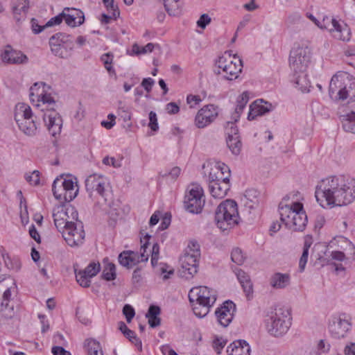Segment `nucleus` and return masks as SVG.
Here are the masks:
<instances>
[{"label": "nucleus", "instance_id": "f257e3e1", "mask_svg": "<svg viewBox=\"0 0 355 355\" xmlns=\"http://www.w3.org/2000/svg\"><path fill=\"white\" fill-rule=\"evenodd\" d=\"M315 196L322 207L347 205L355 200V179L345 175L324 178L316 186Z\"/></svg>", "mask_w": 355, "mask_h": 355}, {"label": "nucleus", "instance_id": "f03ea898", "mask_svg": "<svg viewBox=\"0 0 355 355\" xmlns=\"http://www.w3.org/2000/svg\"><path fill=\"white\" fill-rule=\"evenodd\" d=\"M50 86L44 82L35 83L30 89V98L36 107L42 106L41 110L44 112L43 120L49 133L55 137L60 135L62 126V119L55 109V101L48 91Z\"/></svg>", "mask_w": 355, "mask_h": 355}, {"label": "nucleus", "instance_id": "7ed1b4c3", "mask_svg": "<svg viewBox=\"0 0 355 355\" xmlns=\"http://www.w3.org/2000/svg\"><path fill=\"white\" fill-rule=\"evenodd\" d=\"M286 200V197L283 198L279 205L281 221L292 231L303 232L308 222L303 205L298 202L284 205Z\"/></svg>", "mask_w": 355, "mask_h": 355}, {"label": "nucleus", "instance_id": "20e7f679", "mask_svg": "<svg viewBox=\"0 0 355 355\" xmlns=\"http://www.w3.org/2000/svg\"><path fill=\"white\" fill-rule=\"evenodd\" d=\"M85 188L89 197L98 204H105L112 200V193L107 178L98 174L90 175L85 180Z\"/></svg>", "mask_w": 355, "mask_h": 355}, {"label": "nucleus", "instance_id": "39448f33", "mask_svg": "<svg viewBox=\"0 0 355 355\" xmlns=\"http://www.w3.org/2000/svg\"><path fill=\"white\" fill-rule=\"evenodd\" d=\"M214 220L217 227L223 231L238 225L240 216L236 201L228 199L221 202L215 211Z\"/></svg>", "mask_w": 355, "mask_h": 355}, {"label": "nucleus", "instance_id": "423d86ee", "mask_svg": "<svg viewBox=\"0 0 355 355\" xmlns=\"http://www.w3.org/2000/svg\"><path fill=\"white\" fill-rule=\"evenodd\" d=\"M243 62L241 59L235 55L225 52L218 58L216 63L215 73L220 76L223 79L227 80H236L241 73Z\"/></svg>", "mask_w": 355, "mask_h": 355}, {"label": "nucleus", "instance_id": "0eeeda50", "mask_svg": "<svg viewBox=\"0 0 355 355\" xmlns=\"http://www.w3.org/2000/svg\"><path fill=\"white\" fill-rule=\"evenodd\" d=\"M291 312L288 309H276L266 320L267 331L273 336H282L288 331L291 324Z\"/></svg>", "mask_w": 355, "mask_h": 355}, {"label": "nucleus", "instance_id": "6e6552de", "mask_svg": "<svg viewBox=\"0 0 355 355\" xmlns=\"http://www.w3.org/2000/svg\"><path fill=\"white\" fill-rule=\"evenodd\" d=\"M54 197L62 202H71L77 196L78 189L77 184L71 179L57 178L52 185Z\"/></svg>", "mask_w": 355, "mask_h": 355}, {"label": "nucleus", "instance_id": "1a4fd4ad", "mask_svg": "<svg viewBox=\"0 0 355 355\" xmlns=\"http://www.w3.org/2000/svg\"><path fill=\"white\" fill-rule=\"evenodd\" d=\"M311 60V50L308 46H295L290 52L289 65L297 74L305 72Z\"/></svg>", "mask_w": 355, "mask_h": 355}, {"label": "nucleus", "instance_id": "9d476101", "mask_svg": "<svg viewBox=\"0 0 355 355\" xmlns=\"http://www.w3.org/2000/svg\"><path fill=\"white\" fill-rule=\"evenodd\" d=\"M150 238V236L146 234L144 238L141 239V246L140 254L130 250L123 251L120 253L119 255V263L127 268H130L139 262L147 261L149 254H146V252Z\"/></svg>", "mask_w": 355, "mask_h": 355}, {"label": "nucleus", "instance_id": "9b49d317", "mask_svg": "<svg viewBox=\"0 0 355 355\" xmlns=\"http://www.w3.org/2000/svg\"><path fill=\"white\" fill-rule=\"evenodd\" d=\"M187 191L184 198L186 209L193 214L201 212L205 202L202 187L198 184H192L188 187Z\"/></svg>", "mask_w": 355, "mask_h": 355}, {"label": "nucleus", "instance_id": "f8f14e48", "mask_svg": "<svg viewBox=\"0 0 355 355\" xmlns=\"http://www.w3.org/2000/svg\"><path fill=\"white\" fill-rule=\"evenodd\" d=\"M51 52L61 58H67L72 49L73 42L71 37L62 33H56L49 40Z\"/></svg>", "mask_w": 355, "mask_h": 355}, {"label": "nucleus", "instance_id": "ddd939ff", "mask_svg": "<svg viewBox=\"0 0 355 355\" xmlns=\"http://www.w3.org/2000/svg\"><path fill=\"white\" fill-rule=\"evenodd\" d=\"M317 26L321 29L330 31L334 37L342 41H349L350 39V31L346 24L342 26L336 19L325 16L322 20L318 21Z\"/></svg>", "mask_w": 355, "mask_h": 355}, {"label": "nucleus", "instance_id": "4468645a", "mask_svg": "<svg viewBox=\"0 0 355 355\" xmlns=\"http://www.w3.org/2000/svg\"><path fill=\"white\" fill-rule=\"evenodd\" d=\"M33 113L29 105L25 103H18L15 109V119L19 126V128L26 135L33 136L36 134V128L33 124H29L30 126L26 127L24 123L26 120L31 119Z\"/></svg>", "mask_w": 355, "mask_h": 355}, {"label": "nucleus", "instance_id": "2eb2a0df", "mask_svg": "<svg viewBox=\"0 0 355 355\" xmlns=\"http://www.w3.org/2000/svg\"><path fill=\"white\" fill-rule=\"evenodd\" d=\"M209 191L211 196L216 199L223 198L230 189L229 176L219 177L214 171L209 174Z\"/></svg>", "mask_w": 355, "mask_h": 355}, {"label": "nucleus", "instance_id": "dca6fc26", "mask_svg": "<svg viewBox=\"0 0 355 355\" xmlns=\"http://www.w3.org/2000/svg\"><path fill=\"white\" fill-rule=\"evenodd\" d=\"M62 234L67 244L71 247L83 243L85 235L83 225L80 221L69 224L64 231H62Z\"/></svg>", "mask_w": 355, "mask_h": 355}, {"label": "nucleus", "instance_id": "f3484780", "mask_svg": "<svg viewBox=\"0 0 355 355\" xmlns=\"http://www.w3.org/2000/svg\"><path fill=\"white\" fill-rule=\"evenodd\" d=\"M189 302L197 301L213 306L216 301V292L207 286L192 288L189 293Z\"/></svg>", "mask_w": 355, "mask_h": 355}, {"label": "nucleus", "instance_id": "a211bd4d", "mask_svg": "<svg viewBox=\"0 0 355 355\" xmlns=\"http://www.w3.org/2000/svg\"><path fill=\"white\" fill-rule=\"evenodd\" d=\"M69 212L71 214L73 219L77 218L78 213L74 211L73 207L66 208L64 206H58L53 209V217L54 224L57 229L61 232L64 231L69 224L73 223V221L69 220V216L68 214Z\"/></svg>", "mask_w": 355, "mask_h": 355}, {"label": "nucleus", "instance_id": "6ab92c4d", "mask_svg": "<svg viewBox=\"0 0 355 355\" xmlns=\"http://www.w3.org/2000/svg\"><path fill=\"white\" fill-rule=\"evenodd\" d=\"M218 115V107L214 104L203 106L198 110L195 124L198 128H204L211 123Z\"/></svg>", "mask_w": 355, "mask_h": 355}, {"label": "nucleus", "instance_id": "aec40b11", "mask_svg": "<svg viewBox=\"0 0 355 355\" xmlns=\"http://www.w3.org/2000/svg\"><path fill=\"white\" fill-rule=\"evenodd\" d=\"M199 258L196 255H189V253H184L181 257V268L179 272L182 277L189 279L198 272Z\"/></svg>", "mask_w": 355, "mask_h": 355}, {"label": "nucleus", "instance_id": "412c9836", "mask_svg": "<svg viewBox=\"0 0 355 355\" xmlns=\"http://www.w3.org/2000/svg\"><path fill=\"white\" fill-rule=\"evenodd\" d=\"M101 270V265L98 262L90 263L84 270L77 271L75 269V274L77 282L84 288L89 287L91 279L95 277Z\"/></svg>", "mask_w": 355, "mask_h": 355}, {"label": "nucleus", "instance_id": "4be33fe9", "mask_svg": "<svg viewBox=\"0 0 355 355\" xmlns=\"http://www.w3.org/2000/svg\"><path fill=\"white\" fill-rule=\"evenodd\" d=\"M348 75L346 73H337L331 78L329 83V94L332 100L336 101L342 100L343 86Z\"/></svg>", "mask_w": 355, "mask_h": 355}, {"label": "nucleus", "instance_id": "5701e85b", "mask_svg": "<svg viewBox=\"0 0 355 355\" xmlns=\"http://www.w3.org/2000/svg\"><path fill=\"white\" fill-rule=\"evenodd\" d=\"M235 311V304L232 301L227 300L216 310L215 315L218 323L226 327L232 322Z\"/></svg>", "mask_w": 355, "mask_h": 355}, {"label": "nucleus", "instance_id": "b1692460", "mask_svg": "<svg viewBox=\"0 0 355 355\" xmlns=\"http://www.w3.org/2000/svg\"><path fill=\"white\" fill-rule=\"evenodd\" d=\"M329 331L331 336L336 338H344L351 328L350 322L341 318V316L334 317L329 324Z\"/></svg>", "mask_w": 355, "mask_h": 355}, {"label": "nucleus", "instance_id": "393cba45", "mask_svg": "<svg viewBox=\"0 0 355 355\" xmlns=\"http://www.w3.org/2000/svg\"><path fill=\"white\" fill-rule=\"evenodd\" d=\"M1 58L4 62L16 64H25L28 60L21 51L15 50L9 45L6 46L1 53Z\"/></svg>", "mask_w": 355, "mask_h": 355}, {"label": "nucleus", "instance_id": "a878e982", "mask_svg": "<svg viewBox=\"0 0 355 355\" xmlns=\"http://www.w3.org/2000/svg\"><path fill=\"white\" fill-rule=\"evenodd\" d=\"M64 10V16H63V19H64L68 26L75 27L84 23L85 16L82 11L69 8H65Z\"/></svg>", "mask_w": 355, "mask_h": 355}, {"label": "nucleus", "instance_id": "bb28decb", "mask_svg": "<svg viewBox=\"0 0 355 355\" xmlns=\"http://www.w3.org/2000/svg\"><path fill=\"white\" fill-rule=\"evenodd\" d=\"M271 107V104L264 102L263 100L255 101L250 105L248 119L252 121L257 116L265 114L270 110Z\"/></svg>", "mask_w": 355, "mask_h": 355}, {"label": "nucleus", "instance_id": "cd10ccee", "mask_svg": "<svg viewBox=\"0 0 355 355\" xmlns=\"http://www.w3.org/2000/svg\"><path fill=\"white\" fill-rule=\"evenodd\" d=\"M235 272L247 298L251 299L253 294V285L250 276L241 269L236 270Z\"/></svg>", "mask_w": 355, "mask_h": 355}, {"label": "nucleus", "instance_id": "c85d7f7f", "mask_svg": "<svg viewBox=\"0 0 355 355\" xmlns=\"http://www.w3.org/2000/svg\"><path fill=\"white\" fill-rule=\"evenodd\" d=\"M228 355H250V347L244 340H236L231 343L227 349Z\"/></svg>", "mask_w": 355, "mask_h": 355}, {"label": "nucleus", "instance_id": "c756f323", "mask_svg": "<svg viewBox=\"0 0 355 355\" xmlns=\"http://www.w3.org/2000/svg\"><path fill=\"white\" fill-rule=\"evenodd\" d=\"M291 277L287 273L276 272L271 277L270 284L275 288H284L290 284Z\"/></svg>", "mask_w": 355, "mask_h": 355}, {"label": "nucleus", "instance_id": "7c9ffc66", "mask_svg": "<svg viewBox=\"0 0 355 355\" xmlns=\"http://www.w3.org/2000/svg\"><path fill=\"white\" fill-rule=\"evenodd\" d=\"M343 128L346 132L355 133V112H340Z\"/></svg>", "mask_w": 355, "mask_h": 355}, {"label": "nucleus", "instance_id": "2f4dec72", "mask_svg": "<svg viewBox=\"0 0 355 355\" xmlns=\"http://www.w3.org/2000/svg\"><path fill=\"white\" fill-rule=\"evenodd\" d=\"M161 313V309L158 306L150 305L146 317L148 320V324L150 327L155 328L160 325L161 319L159 317Z\"/></svg>", "mask_w": 355, "mask_h": 355}, {"label": "nucleus", "instance_id": "473e14b6", "mask_svg": "<svg viewBox=\"0 0 355 355\" xmlns=\"http://www.w3.org/2000/svg\"><path fill=\"white\" fill-rule=\"evenodd\" d=\"M343 87L344 89L343 90L341 101L348 100V102L355 101V80L348 75Z\"/></svg>", "mask_w": 355, "mask_h": 355}, {"label": "nucleus", "instance_id": "72a5a7b5", "mask_svg": "<svg viewBox=\"0 0 355 355\" xmlns=\"http://www.w3.org/2000/svg\"><path fill=\"white\" fill-rule=\"evenodd\" d=\"M83 346L87 355H103L100 343L95 339H86Z\"/></svg>", "mask_w": 355, "mask_h": 355}, {"label": "nucleus", "instance_id": "f704fd0d", "mask_svg": "<svg viewBox=\"0 0 355 355\" xmlns=\"http://www.w3.org/2000/svg\"><path fill=\"white\" fill-rule=\"evenodd\" d=\"M249 101V95L248 92H243L237 99V105L235 108L234 112L232 114V119L236 122L240 118L241 114L243 112V109L245 107L246 104Z\"/></svg>", "mask_w": 355, "mask_h": 355}, {"label": "nucleus", "instance_id": "c9c22d12", "mask_svg": "<svg viewBox=\"0 0 355 355\" xmlns=\"http://www.w3.org/2000/svg\"><path fill=\"white\" fill-rule=\"evenodd\" d=\"M259 193L254 189L247 190L245 193L244 205L248 208L250 211L254 209L259 205L258 199Z\"/></svg>", "mask_w": 355, "mask_h": 355}, {"label": "nucleus", "instance_id": "e433bc0d", "mask_svg": "<svg viewBox=\"0 0 355 355\" xmlns=\"http://www.w3.org/2000/svg\"><path fill=\"white\" fill-rule=\"evenodd\" d=\"M164 8L171 16H178L181 14L182 9L180 0H164Z\"/></svg>", "mask_w": 355, "mask_h": 355}, {"label": "nucleus", "instance_id": "4c0bfd02", "mask_svg": "<svg viewBox=\"0 0 355 355\" xmlns=\"http://www.w3.org/2000/svg\"><path fill=\"white\" fill-rule=\"evenodd\" d=\"M192 306L193 311L194 314L200 318H204L209 312L211 305H207L206 303L199 302L197 301L190 302Z\"/></svg>", "mask_w": 355, "mask_h": 355}, {"label": "nucleus", "instance_id": "58836bf2", "mask_svg": "<svg viewBox=\"0 0 355 355\" xmlns=\"http://www.w3.org/2000/svg\"><path fill=\"white\" fill-rule=\"evenodd\" d=\"M298 73L299 75H297L294 80V83L296 85V87H298L299 89L302 92H309L311 85L306 78V75L304 73V72Z\"/></svg>", "mask_w": 355, "mask_h": 355}, {"label": "nucleus", "instance_id": "ea45409f", "mask_svg": "<svg viewBox=\"0 0 355 355\" xmlns=\"http://www.w3.org/2000/svg\"><path fill=\"white\" fill-rule=\"evenodd\" d=\"M0 311L5 318H10L14 315V309L12 305H10V300H5L3 297L0 302Z\"/></svg>", "mask_w": 355, "mask_h": 355}, {"label": "nucleus", "instance_id": "a19ab883", "mask_svg": "<svg viewBox=\"0 0 355 355\" xmlns=\"http://www.w3.org/2000/svg\"><path fill=\"white\" fill-rule=\"evenodd\" d=\"M227 145L234 155H239L241 153L242 143L240 137L227 139Z\"/></svg>", "mask_w": 355, "mask_h": 355}, {"label": "nucleus", "instance_id": "79ce46f5", "mask_svg": "<svg viewBox=\"0 0 355 355\" xmlns=\"http://www.w3.org/2000/svg\"><path fill=\"white\" fill-rule=\"evenodd\" d=\"M102 277L107 281L114 280L116 278V268L114 263H110L106 265L103 271Z\"/></svg>", "mask_w": 355, "mask_h": 355}, {"label": "nucleus", "instance_id": "37998d69", "mask_svg": "<svg viewBox=\"0 0 355 355\" xmlns=\"http://www.w3.org/2000/svg\"><path fill=\"white\" fill-rule=\"evenodd\" d=\"M213 171H214L219 177L230 176V170L224 163H218L214 168L211 169L210 172H212Z\"/></svg>", "mask_w": 355, "mask_h": 355}, {"label": "nucleus", "instance_id": "c03bdc74", "mask_svg": "<svg viewBox=\"0 0 355 355\" xmlns=\"http://www.w3.org/2000/svg\"><path fill=\"white\" fill-rule=\"evenodd\" d=\"M113 58H114V56H113L112 53H105V54L102 55V56L101 58V61L104 64L105 68L107 69V71L110 73H114V70L112 66Z\"/></svg>", "mask_w": 355, "mask_h": 355}, {"label": "nucleus", "instance_id": "a18cd8bd", "mask_svg": "<svg viewBox=\"0 0 355 355\" xmlns=\"http://www.w3.org/2000/svg\"><path fill=\"white\" fill-rule=\"evenodd\" d=\"M226 132L227 135V139L240 137L238 128L233 121L227 122Z\"/></svg>", "mask_w": 355, "mask_h": 355}, {"label": "nucleus", "instance_id": "49530a36", "mask_svg": "<svg viewBox=\"0 0 355 355\" xmlns=\"http://www.w3.org/2000/svg\"><path fill=\"white\" fill-rule=\"evenodd\" d=\"M184 253H189V255H196L200 257V245L197 241H191L185 250Z\"/></svg>", "mask_w": 355, "mask_h": 355}, {"label": "nucleus", "instance_id": "de8ad7c7", "mask_svg": "<svg viewBox=\"0 0 355 355\" xmlns=\"http://www.w3.org/2000/svg\"><path fill=\"white\" fill-rule=\"evenodd\" d=\"M231 259L235 263L241 265L245 259L242 250L239 248L233 249L231 253Z\"/></svg>", "mask_w": 355, "mask_h": 355}, {"label": "nucleus", "instance_id": "09e8293b", "mask_svg": "<svg viewBox=\"0 0 355 355\" xmlns=\"http://www.w3.org/2000/svg\"><path fill=\"white\" fill-rule=\"evenodd\" d=\"M103 3L108 10L112 11L114 19H116L120 15V12L118 6L114 4V0H103Z\"/></svg>", "mask_w": 355, "mask_h": 355}, {"label": "nucleus", "instance_id": "8fccbe9b", "mask_svg": "<svg viewBox=\"0 0 355 355\" xmlns=\"http://www.w3.org/2000/svg\"><path fill=\"white\" fill-rule=\"evenodd\" d=\"M40 171H33L31 174H26L25 178L31 184L37 186L40 184Z\"/></svg>", "mask_w": 355, "mask_h": 355}, {"label": "nucleus", "instance_id": "3c124183", "mask_svg": "<svg viewBox=\"0 0 355 355\" xmlns=\"http://www.w3.org/2000/svg\"><path fill=\"white\" fill-rule=\"evenodd\" d=\"M29 2L28 0H20V1L13 7V11L15 14L26 13L28 8Z\"/></svg>", "mask_w": 355, "mask_h": 355}, {"label": "nucleus", "instance_id": "603ef678", "mask_svg": "<svg viewBox=\"0 0 355 355\" xmlns=\"http://www.w3.org/2000/svg\"><path fill=\"white\" fill-rule=\"evenodd\" d=\"M127 338L129 339V340H132V339H134V340H135V346L138 348V349L141 352L142 350V344H141V341L139 338H138L137 336H136V334L135 333L130 330V329H128V331H126L125 332H124V334H123Z\"/></svg>", "mask_w": 355, "mask_h": 355}, {"label": "nucleus", "instance_id": "864d4df0", "mask_svg": "<svg viewBox=\"0 0 355 355\" xmlns=\"http://www.w3.org/2000/svg\"><path fill=\"white\" fill-rule=\"evenodd\" d=\"M15 285L14 279L10 276L0 280V291H5L6 288L11 289Z\"/></svg>", "mask_w": 355, "mask_h": 355}, {"label": "nucleus", "instance_id": "5fc2aeb1", "mask_svg": "<svg viewBox=\"0 0 355 355\" xmlns=\"http://www.w3.org/2000/svg\"><path fill=\"white\" fill-rule=\"evenodd\" d=\"M123 313L125 316L128 322H130L135 315V310L130 304H125L123 308Z\"/></svg>", "mask_w": 355, "mask_h": 355}, {"label": "nucleus", "instance_id": "6e6d98bb", "mask_svg": "<svg viewBox=\"0 0 355 355\" xmlns=\"http://www.w3.org/2000/svg\"><path fill=\"white\" fill-rule=\"evenodd\" d=\"M63 16H64V10H63L58 15H57L54 17H52L49 21H48L46 22V24H45V26L50 27V26L60 24L63 20Z\"/></svg>", "mask_w": 355, "mask_h": 355}, {"label": "nucleus", "instance_id": "4d7b16f0", "mask_svg": "<svg viewBox=\"0 0 355 355\" xmlns=\"http://www.w3.org/2000/svg\"><path fill=\"white\" fill-rule=\"evenodd\" d=\"M149 127L153 131H156L158 129L157 118V114L155 112L150 111L149 113Z\"/></svg>", "mask_w": 355, "mask_h": 355}, {"label": "nucleus", "instance_id": "13d9d810", "mask_svg": "<svg viewBox=\"0 0 355 355\" xmlns=\"http://www.w3.org/2000/svg\"><path fill=\"white\" fill-rule=\"evenodd\" d=\"M210 22L211 17L207 14H202L198 20L197 25L198 27L204 29Z\"/></svg>", "mask_w": 355, "mask_h": 355}, {"label": "nucleus", "instance_id": "bf43d9fd", "mask_svg": "<svg viewBox=\"0 0 355 355\" xmlns=\"http://www.w3.org/2000/svg\"><path fill=\"white\" fill-rule=\"evenodd\" d=\"M309 256V250H303L302 254L299 262V267L301 271H303L306 264Z\"/></svg>", "mask_w": 355, "mask_h": 355}, {"label": "nucleus", "instance_id": "052dcab7", "mask_svg": "<svg viewBox=\"0 0 355 355\" xmlns=\"http://www.w3.org/2000/svg\"><path fill=\"white\" fill-rule=\"evenodd\" d=\"M103 163L105 165H111L114 168H119L121 163L116 161L114 157H105L103 159Z\"/></svg>", "mask_w": 355, "mask_h": 355}, {"label": "nucleus", "instance_id": "680f3d73", "mask_svg": "<svg viewBox=\"0 0 355 355\" xmlns=\"http://www.w3.org/2000/svg\"><path fill=\"white\" fill-rule=\"evenodd\" d=\"M166 110L168 114H175L179 112L180 107L175 103L171 102L166 105Z\"/></svg>", "mask_w": 355, "mask_h": 355}, {"label": "nucleus", "instance_id": "e2e57ef3", "mask_svg": "<svg viewBox=\"0 0 355 355\" xmlns=\"http://www.w3.org/2000/svg\"><path fill=\"white\" fill-rule=\"evenodd\" d=\"M154 80L151 78H144L141 82V86L145 89L147 92H150L152 87L154 85Z\"/></svg>", "mask_w": 355, "mask_h": 355}, {"label": "nucleus", "instance_id": "0e129e2a", "mask_svg": "<svg viewBox=\"0 0 355 355\" xmlns=\"http://www.w3.org/2000/svg\"><path fill=\"white\" fill-rule=\"evenodd\" d=\"M45 27H46L45 25L44 26H40V25L38 24L37 21L36 19H32V20H31V28H32L33 32L35 34L40 33V32H42L43 31V29Z\"/></svg>", "mask_w": 355, "mask_h": 355}, {"label": "nucleus", "instance_id": "69168bd1", "mask_svg": "<svg viewBox=\"0 0 355 355\" xmlns=\"http://www.w3.org/2000/svg\"><path fill=\"white\" fill-rule=\"evenodd\" d=\"M51 351L53 355H71L69 351H67L62 347L54 346Z\"/></svg>", "mask_w": 355, "mask_h": 355}, {"label": "nucleus", "instance_id": "338daca9", "mask_svg": "<svg viewBox=\"0 0 355 355\" xmlns=\"http://www.w3.org/2000/svg\"><path fill=\"white\" fill-rule=\"evenodd\" d=\"M201 101V99L199 96L196 95H189L187 98V102L188 104L191 105V107H193L194 105H198Z\"/></svg>", "mask_w": 355, "mask_h": 355}, {"label": "nucleus", "instance_id": "774afa93", "mask_svg": "<svg viewBox=\"0 0 355 355\" xmlns=\"http://www.w3.org/2000/svg\"><path fill=\"white\" fill-rule=\"evenodd\" d=\"M345 355H355V343H350L347 345L344 348Z\"/></svg>", "mask_w": 355, "mask_h": 355}]
</instances>
